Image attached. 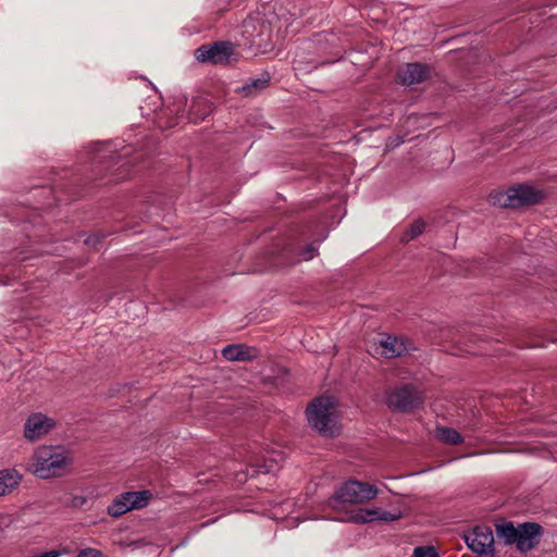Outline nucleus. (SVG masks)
Masks as SVG:
<instances>
[{"mask_svg": "<svg viewBox=\"0 0 557 557\" xmlns=\"http://www.w3.org/2000/svg\"><path fill=\"white\" fill-rule=\"evenodd\" d=\"M72 465V453L63 445H44L34 453L33 471L40 479L63 476L71 471Z\"/></svg>", "mask_w": 557, "mask_h": 557, "instance_id": "f257e3e1", "label": "nucleus"}, {"mask_svg": "<svg viewBox=\"0 0 557 557\" xmlns=\"http://www.w3.org/2000/svg\"><path fill=\"white\" fill-rule=\"evenodd\" d=\"M377 492L375 485L349 480L342 484L330 497L329 506L333 509H339L345 504H363L374 499L377 496Z\"/></svg>", "mask_w": 557, "mask_h": 557, "instance_id": "f03ea898", "label": "nucleus"}, {"mask_svg": "<svg viewBox=\"0 0 557 557\" xmlns=\"http://www.w3.org/2000/svg\"><path fill=\"white\" fill-rule=\"evenodd\" d=\"M543 194L528 185H519L503 191H494L488 196V200L494 206L500 208L517 209L524 206L541 202Z\"/></svg>", "mask_w": 557, "mask_h": 557, "instance_id": "7ed1b4c3", "label": "nucleus"}, {"mask_svg": "<svg viewBox=\"0 0 557 557\" xmlns=\"http://www.w3.org/2000/svg\"><path fill=\"white\" fill-rule=\"evenodd\" d=\"M332 409L333 401L331 398L319 397L314 399L306 410L309 425L322 435L335 436L338 430Z\"/></svg>", "mask_w": 557, "mask_h": 557, "instance_id": "20e7f679", "label": "nucleus"}, {"mask_svg": "<svg viewBox=\"0 0 557 557\" xmlns=\"http://www.w3.org/2000/svg\"><path fill=\"white\" fill-rule=\"evenodd\" d=\"M243 35L250 48L265 52L272 46V28L262 17L248 18L243 23Z\"/></svg>", "mask_w": 557, "mask_h": 557, "instance_id": "39448f33", "label": "nucleus"}, {"mask_svg": "<svg viewBox=\"0 0 557 557\" xmlns=\"http://www.w3.org/2000/svg\"><path fill=\"white\" fill-rule=\"evenodd\" d=\"M424 401L423 393L411 384L394 388L386 399L389 409L398 412H411Z\"/></svg>", "mask_w": 557, "mask_h": 557, "instance_id": "423d86ee", "label": "nucleus"}, {"mask_svg": "<svg viewBox=\"0 0 557 557\" xmlns=\"http://www.w3.org/2000/svg\"><path fill=\"white\" fill-rule=\"evenodd\" d=\"M151 498L152 493L148 490L124 492L113 499L111 506L107 508V513L120 517L129 510L147 507Z\"/></svg>", "mask_w": 557, "mask_h": 557, "instance_id": "0eeeda50", "label": "nucleus"}, {"mask_svg": "<svg viewBox=\"0 0 557 557\" xmlns=\"http://www.w3.org/2000/svg\"><path fill=\"white\" fill-rule=\"evenodd\" d=\"M235 55V46L230 41H214L212 44L201 45L195 51V57L199 62H209L212 64H230Z\"/></svg>", "mask_w": 557, "mask_h": 557, "instance_id": "6e6552de", "label": "nucleus"}, {"mask_svg": "<svg viewBox=\"0 0 557 557\" xmlns=\"http://www.w3.org/2000/svg\"><path fill=\"white\" fill-rule=\"evenodd\" d=\"M468 547L481 557H494V535L490 527L478 525L465 535Z\"/></svg>", "mask_w": 557, "mask_h": 557, "instance_id": "1a4fd4ad", "label": "nucleus"}, {"mask_svg": "<svg viewBox=\"0 0 557 557\" xmlns=\"http://www.w3.org/2000/svg\"><path fill=\"white\" fill-rule=\"evenodd\" d=\"M134 149L131 146L123 147L116 156L107 157V171L111 168L116 166V174L111 173L112 181L117 183L123 181L131 175V166L140 160L141 153L133 156Z\"/></svg>", "mask_w": 557, "mask_h": 557, "instance_id": "9d476101", "label": "nucleus"}, {"mask_svg": "<svg viewBox=\"0 0 557 557\" xmlns=\"http://www.w3.org/2000/svg\"><path fill=\"white\" fill-rule=\"evenodd\" d=\"M543 528L536 522H524L519 524L516 548L520 553L534 549L542 540Z\"/></svg>", "mask_w": 557, "mask_h": 557, "instance_id": "9b49d317", "label": "nucleus"}, {"mask_svg": "<svg viewBox=\"0 0 557 557\" xmlns=\"http://www.w3.org/2000/svg\"><path fill=\"white\" fill-rule=\"evenodd\" d=\"M55 426L53 419L41 412L32 413L24 425V436L34 442L48 434Z\"/></svg>", "mask_w": 557, "mask_h": 557, "instance_id": "f8f14e48", "label": "nucleus"}, {"mask_svg": "<svg viewBox=\"0 0 557 557\" xmlns=\"http://www.w3.org/2000/svg\"><path fill=\"white\" fill-rule=\"evenodd\" d=\"M400 513H392L388 511H384L381 508H359L357 510L348 512L347 517L344 520L354 523H369L373 521L391 522L400 519Z\"/></svg>", "mask_w": 557, "mask_h": 557, "instance_id": "ddd939ff", "label": "nucleus"}, {"mask_svg": "<svg viewBox=\"0 0 557 557\" xmlns=\"http://www.w3.org/2000/svg\"><path fill=\"white\" fill-rule=\"evenodd\" d=\"M430 66L419 62L407 63L405 69L398 72L397 82L405 86L419 84L430 77Z\"/></svg>", "mask_w": 557, "mask_h": 557, "instance_id": "4468645a", "label": "nucleus"}, {"mask_svg": "<svg viewBox=\"0 0 557 557\" xmlns=\"http://www.w3.org/2000/svg\"><path fill=\"white\" fill-rule=\"evenodd\" d=\"M270 79L269 73H263L260 77L248 78L244 85L235 89V92L243 97H255L269 86Z\"/></svg>", "mask_w": 557, "mask_h": 557, "instance_id": "2eb2a0df", "label": "nucleus"}, {"mask_svg": "<svg viewBox=\"0 0 557 557\" xmlns=\"http://www.w3.org/2000/svg\"><path fill=\"white\" fill-rule=\"evenodd\" d=\"M380 346L382 348L381 354L385 358H396L408 351L403 338L391 335H384V338L380 341Z\"/></svg>", "mask_w": 557, "mask_h": 557, "instance_id": "dca6fc26", "label": "nucleus"}, {"mask_svg": "<svg viewBox=\"0 0 557 557\" xmlns=\"http://www.w3.org/2000/svg\"><path fill=\"white\" fill-rule=\"evenodd\" d=\"M222 356L228 361H250L256 357L252 348L240 344L227 345L222 349Z\"/></svg>", "mask_w": 557, "mask_h": 557, "instance_id": "f3484780", "label": "nucleus"}, {"mask_svg": "<svg viewBox=\"0 0 557 557\" xmlns=\"http://www.w3.org/2000/svg\"><path fill=\"white\" fill-rule=\"evenodd\" d=\"M212 112V103L206 98H194L189 108V120L198 123Z\"/></svg>", "mask_w": 557, "mask_h": 557, "instance_id": "a211bd4d", "label": "nucleus"}, {"mask_svg": "<svg viewBox=\"0 0 557 557\" xmlns=\"http://www.w3.org/2000/svg\"><path fill=\"white\" fill-rule=\"evenodd\" d=\"M21 479L22 476L16 470L5 469L0 471V496L15 488L20 484Z\"/></svg>", "mask_w": 557, "mask_h": 557, "instance_id": "6ab92c4d", "label": "nucleus"}, {"mask_svg": "<svg viewBox=\"0 0 557 557\" xmlns=\"http://www.w3.org/2000/svg\"><path fill=\"white\" fill-rule=\"evenodd\" d=\"M518 527H515L512 522H503L496 524V534L499 539L504 540L507 545H516Z\"/></svg>", "mask_w": 557, "mask_h": 557, "instance_id": "aec40b11", "label": "nucleus"}, {"mask_svg": "<svg viewBox=\"0 0 557 557\" xmlns=\"http://www.w3.org/2000/svg\"><path fill=\"white\" fill-rule=\"evenodd\" d=\"M435 436L438 441L448 445H459L463 442L461 434L448 426H438L435 431Z\"/></svg>", "mask_w": 557, "mask_h": 557, "instance_id": "412c9836", "label": "nucleus"}, {"mask_svg": "<svg viewBox=\"0 0 557 557\" xmlns=\"http://www.w3.org/2000/svg\"><path fill=\"white\" fill-rule=\"evenodd\" d=\"M425 224L422 220L414 221L410 227L407 230V232L403 236L404 242L412 240L413 238L421 235L424 231Z\"/></svg>", "mask_w": 557, "mask_h": 557, "instance_id": "4be33fe9", "label": "nucleus"}, {"mask_svg": "<svg viewBox=\"0 0 557 557\" xmlns=\"http://www.w3.org/2000/svg\"><path fill=\"white\" fill-rule=\"evenodd\" d=\"M292 4V1L289 0H283V1H277L274 3L273 8H274V11L276 12V15L278 17H282L284 18L286 22L289 21V18L285 15V13H281V11L283 9L287 10L290 17H296L298 15L297 12H290V10H288V7Z\"/></svg>", "mask_w": 557, "mask_h": 557, "instance_id": "5701e85b", "label": "nucleus"}, {"mask_svg": "<svg viewBox=\"0 0 557 557\" xmlns=\"http://www.w3.org/2000/svg\"><path fill=\"white\" fill-rule=\"evenodd\" d=\"M412 557H440L433 546H418L413 550Z\"/></svg>", "mask_w": 557, "mask_h": 557, "instance_id": "b1692460", "label": "nucleus"}, {"mask_svg": "<svg viewBox=\"0 0 557 557\" xmlns=\"http://www.w3.org/2000/svg\"><path fill=\"white\" fill-rule=\"evenodd\" d=\"M318 252V247L314 243L308 244L301 251L300 256L304 260H311Z\"/></svg>", "mask_w": 557, "mask_h": 557, "instance_id": "393cba45", "label": "nucleus"}, {"mask_svg": "<svg viewBox=\"0 0 557 557\" xmlns=\"http://www.w3.org/2000/svg\"><path fill=\"white\" fill-rule=\"evenodd\" d=\"M250 469H251L250 475L253 476L255 474H258V473L271 472L272 465H268L267 462H264L263 465L251 466Z\"/></svg>", "mask_w": 557, "mask_h": 557, "instance_id": "a878e982", "label": "nucleus"}, {"mask_svg": "<svg viewBox=\"0 0 557 557\" xmlns=\"http://www.w3.org/2000/svg\"><path fill=\"white\" fill-rule=\"evenodd\" d=\"M99 556H100V553L92 548L84 549V550L79 552V554L77 555V557H99Z\"/></svg>", "mask_w": 557, "mask_h": 557, "instance_id": "bb28decb", "label": "nucleus"}, {"mask_svg": "<svg viewBox=\"0 0 557 557\" xmlns=\"http://www.w3.org/2000/svg\"><path fill=\"white\" fill-rule=\"evenodd\" d=\"M86 503V498L83 497V496H74L72 497L71 499V506L72 507H76V508H79V507H83Z\"/></svg>", "mask_w": 557, "mask_h": 557, "instance_id": "cd10ccee", "label": "nucleus"}, {"mask_svg": "<svg viewBox=\"0 0 557 557\" xmlns=\"http://www.w3.org/2000/svg\"><path fill=\"white\" fill-rule=\"evenodd\" d=\"M97 242H98V238H97L96 236H89V237L85 240V243H86L87 245H96V243H97Z\"/></svg>", "mask_w": 557, "mask_h": 557, "instance_id": "c85d7f7f", "label": "nucleus"}, {"mask_svg": "<svg viewBox=\"0 0 557 557\" xmlns=\"http://www.w3.org/2000/svg\"><path fill=\"white\" fill-rule=\"evenodd\" d=\"M102 149V144L101 143H98L96 144V151H100Z\"/></svg>", "mask_w": 557, "mask_h": 557, "instance_id": "c756f323", "label": "nucleus"}, {"mask_svg": "<svg viewBox=\"0 0 557 557\" xmlns=\"http://www.w3.org/2000/svg\"><path fill=\"white\" fill-rule=\"evenodd\" d=\"M0 284L7 285L8 282L3 280V276L0 274Z\"/></svg>", "mask_w": 557, "mask_h": 557, "instance_id": "7c9ffc66", "label": "nucleus"}, {"mask_svg": "<svg viewBox=\"0 0 557 557\" xmlns=\"http://www.w3.org/2000/svg\"><path fill=\"white\" fill-rule=\"evenodd\" d=\"M106 149H107V152L110 150V152H113V150L110 149L109 147V143H107V146H106Z\"/></svg>", "mask_w": 557, "mask_h": 557, "instance_id": "2f4dec72", "label": "nucleus"}]
</instances>
